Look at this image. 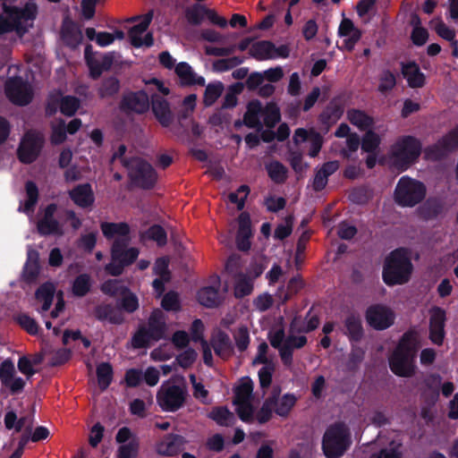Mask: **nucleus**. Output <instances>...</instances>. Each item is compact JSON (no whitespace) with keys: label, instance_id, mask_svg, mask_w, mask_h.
<instances>
[{"label":"nucleus","instance_id":"obj_16","mask_svg":"<svg viewBox=\"0 0 458 458\" xmlns=\"http://www.w3.org/2000/svg\"><path fill=\"white\" fill-rule=\"evenodd\" d=\"M129 242L130 239L116 238L111 246V258L121 262L124 267L134 263L140 253L136 247L128 248Z\"/></svg>","mask_w":458,"mask_h":458},{"label":"nucleus","instance_id":"obj_32","mask_svg":"<svg viewBox=\"0 0 458 458\" xmlns=\"http://www.w3.org/2000/svg\"><path fill=\"white\" fill-rule=\"evenodd\" d=\"M275 44L269 40H260L252 44L250 55L258 61L275 59Z\"/></svg>","mask_w":458,"mask_h":458},{"label":"nucleus","instance_id":"obj_11","mask_svg":"<svg viewBox=\"0 0 458 458\" xmlns=\"http://www.w3.org/2000/svg\"><path fill=\"white\" fill-rule=\"evenodd\" d=\"M322 450L327 458H339L344 454V421L327 428L322 439Z\"/></svg>","mask_w":458,"mask_h":458},{"label":"nucleus","instance_id":"obj_14","mask_svg":"<svg viewBox=\"0 0 458 458\" xmlns=\"http://www.w3.org/2000/svg\"><path fill=\"white\" fill-rule=\"evenodd\" d=\"M458 148V127L444 136L437 143L424 150L425 157L437 161L446 157L450 152Z\"/></svg>","mask_w":458,"mask_h":458},{"label":"nucleus","instance_id":"obj_46","mask_svg":"<svg viewBox=\"0 0 458 458\" xmlns=\"http://www.w3.org/2000/svg\"><path fill=\"white\" fill-rule=\"evenodd\" d=\"M140 452V440L131 438L127 444L120 445L117 448L115 458H137Z\"/></svg>","mask_w":458,"mask_h":458},{"label":"nucleus","instance_id":"obj_44","mask_svg":"<svg viewBox=\"0 0 458 458\" xmlns=\"http://www.w3.org/2000/svg\"><path fill=\"white\" fill-rule=\"evenodd\" d=\"M123 291L119 301V306L123 311L129 314L133 313L140 307L139 298L129 287L124 288Z\"/></svg>","mask_w":458,"mask_h":458},{"label":"nucleus","instance_id":"obj_56","mask_svg":"<svg viewBox=\"0 0 458 458\" xmlns=\"http://www.w3.org/2000/svg\"><path fill=\"white\" fill-rule=\"evenodd\" d=\"M250 193V188L248 185H241L236 191L230 192L228 199L230 202L237 205L238 210H242L245 206V200Z\"/></svg>","mask_w":458,"mask_h":458},{"label":"nucleus","instance_id":"obj_1","mask_svg":"<svg viewBox=\"0 0 458 458\" xmlns=\"http://www.w3.org/2000/svg\"><path fill=\"white\" fill-rule=\"evenodd\" d=\"M418 348L412 334H404L388 361L393 373L403 377H411L415 374V357Z\"/></svg>","mask_w":458,"mask_h":458},{"label":"nucleus","instance_id":"obj_10","mask_svg":"<svg viewBox=\"0 0 458 458\" xmlns=\"http://www.w3.org/2000/svg\"><path fill=\"white\" fill-rule=\"evenodd\" d=\"M4 93L14 105L24 106L33 98V90L28 81L21 76L10 77L4 83Z\"/></svg>","mask_w":458,"mask_h":458},{"label":"nucleus","instance_id":"obj_64","mask_svg":"<svg viewBox=\"0 0 458 458\" xmlns=\"http://www.w3.org/2000/svg\"><path fill=\"white\" fill-rule=\"evenodd\" d=\"M395 84L396 79L394 74L391 71L386 70L383 72V73L380 76L378 90L381 93H386L392 90L394 88Z\"/></svg>","mask_w":458,"mask_h":458},{"label":"nucleus","instance_id":"obj_38","mask_svg":"<svg viewBox=\"0 0 458 458\" xmlns=\"http://www.w3.org/2000/svg\"><path fill=\"white\" fill-rule=\"evenodd\" d=\"M199 302L207 308L217 307L220 303L218 290L213 286L202 287L197 293Z\"/></svg>","mask_w":458,"mask_h":458},{"label":"nucleus","instance_id":"obj_28","mask_svg":"<svg viewBox=\"0 0 458 458\" xmlns=\"http://www.w3.org/2000/svg\"><path fill=\"white\" fill-rule=\"evenodd\" d=\"M183 437L170 434L157 445V453L164 456H174L180 453L183 445Z\"/></svg>","mask_w":458,"mask_h":458},{"label":"nucleus","instance_id":"obj_62","mask_svg":"<svg viewBox=\"0 0 458 458\" xmlns=\"http://www.w3.org/2000/svg\"><path fill=\"white\" fill-rule=\"evenodd\" d=\"M67 138L66 124L64 120H60L58 123L52 125L51 142L58 145L65 141Z\"/></svg>","mask_w":458,"mask_h":458},{"label":"nucleus","instance_id":"obj_7","mask_svg":"<svg viewBox=\"0 0 458 458\" xmlns=\"http://www.w3.org/2000/svg\"><path fill=\"white\" fill-rule=\"evenodd\" d=\"M187 397L188 389L184 381L176 384L167 380L157 393V403L163 411L175 412L185 405Z\"/></svg>","mask_w":458,"mask_h":458},{"label":"nucleus","instance_id":"obj_50","mask_svg":"<svg viewBox=\"0 0 458 458\" xmlns=\"http://www.w3.org/2000/svg\"><path fill=\"white\" fill-rule=\"evenodd\" d=\"M253 291V283L245 275L241 274L234 285V296L242 299L250 295Z\"/></svg>","mask_w":458,"mask_h":458},{"label":"nucleus","instance_id":"obj_39","mask_svg":"<svg viewBox=\"0 0 458 458\" xmlns=\"http://www.w3.org/2000/svg\"><path fill=\"white\" fill-rule=\"evenodd\" d=\"M98 384L101 391H106L114 378V369L109 362H101L96 369Z\"/></svg>","mask_w":458,"mask_h":458},{"label":"nucleus","instance_id":"obj_53","mask_svg":"<svg viewBox=\"0 0 458 458\" xmlns=\"http://www.w3.org/2000/svg\"><path fill=\"white\" fill-rule=\"evenodd\" d=\"M15 31L19 36H23L28 32L27 27H19L15 20H11L8 15L6 17H0V36L6 33Z\"/></svg>","mask_w":458,"mask_h":458},{"label":"nucleus","instance_id":"obj_49","mask_svg":"<svg viewBox=\"0 0 458 458\" xmlns=\"http://www.w3.org/2000/svg\"><path fill=\"white\" fill-rule=\"evenodd\" d=\"M62 37L67 46L75 47L82 40L81 31L73 24H70L63 28Z\"/></svg>","mask_w":458,"mask_h":458},{"label":"nucleus","instance_id":"obj_55","mask_svg":"<svg viewBox=\"0 0 458 458\" xmlns=\"http://www.w3.org/2000/svg\"><path fill=\"white\" fill-rule=\"evenodd\" d=\"M120 89V81L117 78L110 76L104 79L101 87L99 89V94L101 97H113L118 93Z\"/></svg>","mask_w":458,"mask_h":458},{"label":"nucleus","instance_id":"obj_3","mask_svg":"<svg viewBox=\"0 0 458 458\" xmlns=\"http://www.w3.org/2000/svg\"><path fill=\"white\" fill-rule=\"evenodd\" d=\"M412 264L408 253L395 250L386 259L383 267V280L387 285L403 284L409 281Z\"/></svg>","mask_w":458,"mask_h":458},{"label":"nucleus","instance_id":"obj_37","mask_svg":"<svg viewBox=\"0 0 458 458\" xmlns=\"http://www.w3.org/2000/svg\"><path fill=\"white\" fill-rule=\"evenodd\" d=\"M91 277L87 273L77 276L72 284V293L77 298L86 296L91 290Z\"/></svg>","mask_w":458,"mask_h":458},{"label":"nucleus","instance_id":"obj_27","mask_svg":"<svg viewBox=\"0 0 458 458\" xmlns=\"http://www.w3.org/2000/svg\"><path fill=\"white\" fill-rule=\"evenodd\" d=\"M93 316L98 321H108L112 325H122L124 322V317L121 312L115 310L110 303H101L97 305L93 310Z\"/></svg>","mask_w":458,"mask_h":458},{"label":"nucleus","instance_id":"obj_6","mask_svg":"<svg viewBox=\"0 0 458 458\" xmlns=\"http://www.w3.org/2000/svg\"><path fill=\"white\" fill-rule=\"evenodd\" d=\"M155 117L163 127L170 128L171 131L182 142L193 143L203 132V127L197 123L192 116Z\"/></svg>","mask_w":458,"mask_h":458},{"label":"nucleus","instance_id":"obj_31","mask_svg":"<svg viewBox=\"0 0 458 458\" xmlns=\"http://www.w3.org/2000/svg\"><path fill=\"white\" fill-rule=\"evenodd\" d=\"M100 229L103 235L107 239H113L114 236L117 238L130 239V225L126 222L113 223V222H102L100 224Z\"/></svg>","mask_w":458,"mask_h":458},{"label":"nucleus","instance_id":"obj_22","mask_svg":"<svg viewBox=\"0 0 458 458\" xmlns=\"http://www.w3.org/2000/svg\"><path fill=\"white\" fill-rule=\"evenodd\" d=\"M401 72L410 88H422L426 83V76L415 61L402 62Z\"/></svg>","mask_w":458,"mask_h":458},{"label":"nucleus","instance_id":"obj_61","mask_svg":"<svg viewBox=\"0 0 458 458\" xmlns=\"http://www.w3.org/2000/svg\"><path fill=\"white\" fill-rule=\"evenodd\" d=\"M236 347L240 352H245L250 344V334L245 326L240 327L233 334Z\"/></svg>","mask_w":458,"mask_h":458},{"label":"nucleus","instance_id":"obj_45","mask_svg":"<svg viewBox=\"0 0 458 458\" xmlns=\"http://www.w3.org/2000/svg\"><path fill=\"white\" fill-rule=\"evenodd\" d=\"M224 84L221 81L208 83L203 96V103L206 106H211L222 95Z\"/></svg>","mask_w":458,"mask_h":458},{"label":"nucleus","instance_id":"obj_26","mask_svg":"<svg viewBox=\"0 0 458 458\" xmlns=\"http://www.w3.org/2000/svg\"><path fill=\"white\" fill-rule=\"evenodd\" d=\"M39 272V253L36 250L30 249L22 269V279L27 284H32L38 279Z\"/></svg>","mask_w":458,"mask_h":458},{"label":"nucleus","instance_id":"obj_40","mask_svg":"<svg viewBox=\"0 0 458 458\" xmlns=\"http://www.w3.org/2000/svg\"><path fill=\"white\" fill-rule=\"evenodd\" d=\"M269 178L276 183H284L287 179L288 169L279 161H272L266 165Z\"/></svg>","mask_w":458,"mask_h":458},{"label":"nucleus","instance_id":"obj_33","mask_svg":"<svg viewBox=\"0 0 458 458\" xmlns=\"http://www.w3.org/2000/svg\"><path fill=\"white\" fill-rule=\"evenodd\" d=\"M25 191L27 199L23 203V205H20L18 211L23 212L25 214H30L34 212L35 207L38 201V188L37 184L32 181H28L25 183Z\"/></svg>","mask_w":458,"mask_h":458},{"label":"nucleus","instance_id":"obj_34","mask_svg":"<svg viewBox=\"0 0 458 458\" xmlns=\"http://www.w3.org/2000/svg\"><path fill=\"white\" fill-rule=\"evenodd\" d=\"M55 288L53 283L46 282L42 284L35 292V298L42 301L41 311H47L53 303Z\"/></svg>","mask_w":458,"mask_h":458},{"label":"nucleus","instance_id":"obj_19","mask_svg":"<svg viewBox=\"0 0 458 458\" xmlns=\"http://www.w3.org/2000/svg\"><path fill=\"white\" fill-rule=\"evenodd\" d=\"M445 321V312L444 310L439 307H435L430 310L429 338L437 345H441L444 341Z\"/></svg>","mask_w":458,"mask_h":458},{"label":"nucleus","instance_id":"obj_47","mask_svg":"<svg viewBox=\"0 0 458 458\" xmlns=\"http://www.w3.org/2000/svg\"><path fill=\"white\" fill-rule=\"evenodd\" d=\"M381 139L373 131H368L361 140V149L366 153H378Z\"/></svg>","mask_w":458,"mask_h":458},{"label":"nucleus","instance_id":"obj_41","mask_svg":"<svg viewBox=\"0 0 458 458\" xmlns=\"http://www.w3.org/2000/svg\"><path fill=\"white\" fill-rule=\"evenodd\" d=\"M253 392V382L249 377H242L234 389L233 402H250Z\"/></svg>","mask_w":458,"mask_h":458},{"label":"nucleus","instance_id":"obj_20","mask_svg":"<svg viewBox=\"0 0 458 458\" xmlns=\"http://www.w3.org/2000/svg\"><path fill=\"white\" fill-rule=\"evenodd\" d=\"M239 228L236 233V247L241 251H248L251 247L252 237L250 216L247 212H242L238 217Z\"/></svg>","mask_w":458,"mask_h":458},{"label":"nucleus","instance_id":"obj_29","mask_svg":"<svg viewBox=\"0 0 458 458\" xmlns=\"http://www.w3.org/2000/svg\"><path fill=\"white\" fill-rule=\"evenodd\" d=\"M281 394V388L276 386L272 389L270 395L264 401L262 406L256 414V420L259 424H265L272 418L274 406L278 403V396Z\"/></svg>","mask_w":458,"mask_h":458},{"label":"nucleus","instance_id":"obj_42","mask_svg":"<svg viewBox=\"0 0 458 458\" xmlns=\"http://www.w3.org/2000/svg\"><path fill=\"white\" fill-rule=\"evenodd\" d=\"M297 398L293 394H284L281 398L278 396V403L274 406V411L280 417H287L295 405Z\"/></svg>","mask_w":458,"mask_h":458},{"label":"nucleus","instance_id":"obj_57","mask_svg":"<svg viewBox=\"0 0 458 458\" xmlns=\"http://www.w3.org/2000/svg\"><path fill=\"white\" fill-rule=\"evenodd\" d=\"M243 62V57L233 56L229 58L218 59L214 62L213 66L216 72H223L233 69L234 67L242 64Z\"/></svg>","mask_w":458,"mask_h":458},{"label":"nucleus","instance_id":"obj_52","mask_svg":"<svg viewBox=\"0 0 458 458\" xmlns=\"http://www.w3.org/2000/svg\"><path fill=\"white\" fill-rule=\"evenodd\" d=\"M15 321L30 335L38 334L39 327L37 321L27 313H20L15 317Z\"/></svg>","mask_w":458,"mask_h":458},{"label":"nucleus","instance_id":"obj_43","mask_svg":"<svg viewBox=\"0 0 458 458\" xmlns=\"http://www.w3.org/2000/svg\"><path fill=\"white\" fill-rule=\"evenodd\" d=\"M345 327L352 341H359L363 336L361 319L359 315L350 314L345 321Z\"/></svg>","mask_w":458,"mask_h":458},{"label":"nucleus","instance_id":"obj_15","mask_svg":"<svg viewBox=\"0 0 458 458\" xmlns=\"http://www.w3.org/2000/svg\"><path fill=\"white\" fill-rule=\"evenodd\" d=\"M366 319L370 327L377 330H384L394 324L393 310L381 304L372 305L366 311Z\"/></svg>","mask_w":458,"mask_h":458},{"label":"nucleus","instance_id":"obj_35","mask_svg":"<svg viewBox=\"0 0 458 458\" xmlns=\"http://www.w3.org/2000/svg\"><path fill=\"white\" fill-rule=\"evenodd\" d=\"M141 242L146 240L156 242L157 246L163 247L167 242V233L160 225H153L146 231L140 233Z\"/></svg>","mask_w":458,"mask_h":458},{"label":"nucleus","instance_id":"obj_18","mask_svg":"<svg viewBox=\"0 0 458 458\" xmlns=\"http://www.w3.org/2000/svg\"><path fill=\"white\" fill-rule=\"evenodd\" d=\"M4 13L11 20H15L19 27H31L28 21H33L38 13V8L35 4H26L24 7L5 6Z\"/></svg>","mask_w":458,"mask_h":458},{"label":"nucleus","instance_id":"obj_63","mask_svg":"<svg viewBox=\"0 0 458 458\" xmlns=\"http://www.w3.org/2000/svg\"><path fill=\"white\" fill-rule=\"evenodd\" d=\"M275 366L273 363H269L259 370V386L262 389H267L271 386Z\"/></svg>","mask_w":458,"mask_h":458},{"label":"nucleus","instance_id":"obj_9","mask_svg":"<svg viewBox=\"0 0 458 458\" xmlns=\"http://www.w3.org/2000/svg\"><path fill=\"white\" fill-rule=\"evenodd\" d=\"M45 139L41 132L35 130L27 131L17 148V157L21 163L32 164L39 157L44 147Z\"/></svg>","mask_w":458,"mask_h":458},{"label":"nucleus","instance_id":"obj_25","mask_svg":"<svg viewBox=\"0 0 458 458\" xmlns=\"http://www.w3.org/2000/svg\"><path fill=\"white\" fill-rule=\"evenodd\" d=\"M210 344L215 353L222 359H227L233 354V347L230 336L223 330L212 335Z\"/></svg>","mask_w":458,"mask_h":458},{"label":"nucleus","instance_id":"obj_13","mask_svg":"<svg viewBox=\"0 0 458 458\" xmlns=\"http://www.w3.org/2000/svg\"><path fill=\"white\" fill-rule=\"evenodd\" d=\"M57 204L50 203L43 210V216L37 222V232L40 236H63L64 233L62 224L55 217Z\"/></svg>","mask_w":458,"mask_h":458},{"label":"nucleus","instance_id":"obj_59","mask_svg":"<svg viewBox=\"0 0 458 458\" xmlns=\"http://www.w3.org/2000/svg\"><path fill=\"white\" fill-rule=\"evenodd\" d=\"M233 403L237 406L236 412L240 420L246 423L252 422L254 408L250 402H233Z\"/></svg>","mask_w":458,"mask_h":458},{"label":"nucleus","instance_id":"obj_24","mask_svg":"<svg viewBox=\"0 0 458 458\" xmlns=\"http://www.w3.org/2000/svg\"><path fill=\"white\" fill-rule=\"evenodd\" d=\"M307 337L305 335H295L290 334L287 335L284 342L283 350H281V360L285 367H290L293 364V356L294 349H301L307 344Z\"/></svg>","mask_w":458,"mask_h":458},{"label":"nucleus","instance_id":"obj_4","mask_svg":"<svg viewBox=\"0 0 458 458\" xmlns=\"http://www.w3.org/2000/svg\"><path fill=\"white\" fill-rule=\"evenodd\" d=\"M122 165L128 171L131 182L142 190H152L157 182V174L154 167L139 157L123 158Z\"/></svg>","mask_w":458,"mask_h":458},{"label":"nucleus","instance_id":"obj_48","mask_svg":"<svg viewBox=\"0 0 458 458\" xmlns=\"http://www.w3.org/2000/svg\"><path fill=\"white\" fill-rule=\"evenodd\" d=\"M206 10L207 7L203 4H193L185 12V17L187 19V21L193 26L200 25L204 18H206Z\"/></svg>","mask_w":458,"mask_h":458},{"label":"nucleus","instance_id":"obj_23","mask_svg":"<svg viewBox=\"0 0 458 458\" xmlns=\"http://www.w3.org/2000/svg\"><path fill=\"white\" fill-rule=\"evenodd\" d=\"M69 197L76 206L81 208H88L95 202L94 191L89 182L76 185L69 191Z\"/></svg>","mask_w":458,"mask_h":458},{"label":"nucleus","instance_id":"obj_17","mask_svg":"<svg viewBox=\"0 0 458 458\" xmlns=\"http://www.w3.org/2000/svg\"><path fill=\"white\" fill-rule=\"evenodd\" d=\"M148 95L144 90L131 91L123 96L121 108L124 111H132L138 114H143L149 108Z\"/></svg>","mask_w":458,"mask_h":458},{"label":"nucleus","instance_id":"obj_12","mask_svg":"<svg viewBox=\"0 0 458 458\" xmlns=\"http://www.w3.org/2000/svg\"><path fill=\"white\" fill-rule=\"evenodd\" d=\"M81 106V100L75 96H64L58 90L49 94L46 106V114H56L58 111L61 114H76Z\"/></svg>","mask_w":458,"mask_h":458},{"label":"nucleus","instance_id":"obj_36","mask_svg":"<svg viewBox=\"0 0 458 458\" xmlns=\"http://www.w3.org/2000/svg\"><path fill=\"white\" fill-rule=\"evenodd\" d=\"M208 418L222 427L233 426L236 421L233 413L231 412L226 406H218L213 408L208 414Z\"/></svg>","mask_w":458,"mask_h":458},{"label":"nucleus","instance_id":"obj_51","mask_svg":"<svg viewBox=\"0 0 458 458\" xmlns=\"http://www.w3.org/2000/svg\"><path fill=\"white\" fill-rule=\"evenodd\" d=\"M124 288H128V286L123 284L117 279H108L100 285L101 292L110 297L121 296Z\"/></svg>","mask_w":458,"mask_h":458},{"label":"nucleus","instance_id":"obj_8","mask_svg":"<svg viewBox=\"0 0 458 458\" xmlns=\"http://www.w3.org/2000/svg\"><path fill=\"white\" fill-rule=\"evenodd\" d=\"M426 195L425 185L407 176L402 177L394 191V200L403 207H413L420 203Z\"/></svg>","mask_w":458,"mask_h":458},{"label":"nucleus","instance_id":"obj_54","mask_svg":"<svg viewBox=\"0 0 458 458\" xmlns=\"http://www.w3.org/2000/svg\"><path fill=\"white\" fill-rule=\"evenodd\" d=\"M360 38V31L354 28L352 20L345 17V50L351 51Z\"/></svg>","mask_w":458,"mask_h":458},{"label":"nucleus","instance_id":"obj_5","mask_svg":"<svg viewBox=\"0 0 458 458\" xmlns=\"http://www.w3.org/2000/svg\"><path fill=\"white\" fill-rule=\"evenodd\" d=\"M420 152V140L411 136H403L391 147L389 160L394 168L405 170L418 159Z\"/></svg>","mask_w":458,"mask_h":458},{"label":"nucleus","instance_id":"obj_2","mask_svg":"<svg viewBox=\"0 0 458 458\" xmlns=\"http://www.w3.org/2000/svg\"><path fill=\"white\" fill-rule=\"evenodd\" d=\"M166 322L163 311L155 309L148 318L147 326H139L131 339L133 349H146L151 342H158L165 338Z\"/></svg>","mask_w":458,"mask_h":458},{"label":"nucleus","instance_id":"obj_60","mask_svg":"<svg viewBox=\"0 0 458 458\" xmlns=\"http://www.w3.org/2000/svg\"><path fill=\"white\" fill-rule=\"evenodd\" d=\"M151 107L153 114H172L169 103L158 94L151 96Z\"/></svg>","mask_w":458,"mask_h":458},{"label":"nucleus","instance_id":"obj_21","mask_svg":"<svg viewBox=\"0 0 458 458\" xmlns=\"http://www.w3.org/2000/svg\"><path fill=\"white\" fill-rule=\"evenodd\" d=\"M319 318L317 314L312 313L310 309L306 316L302 318L300 315H295L289 326L290 334H307L310 333L319 326Z\"/></svg>","mask_w":458,"mask_h":458},{"label":"nucleus","instance_id":"obj_58","mask_svg":"<svg viewBox=\"0 0 458 458\" xmlns=\"http://www.w3.org/2000/svg\"><path fill=\"white\" fill-rule=\"evenodd\" d=\"M161 307L166 311H179L181 310V302L178 293L174 291L166 293L162 298Z\"/></svg>","mask_w":458,"mask_h":458},{"label":"nucleus","instance_id":"obj_30","mask_svg":"<svg viewBox=\"0 0 458 458\" xmlns=\"http://www.w3.org/2000/svg\"><path fill=\"white\" fill-rule=\"evenodd\" d=\"M154 17V10H149L146 14L143 15V19L136 25L132 26L129 31L128 36L131 44L134 47H142L141 35L148 30L151 21Z\"/></svg>","mask_w":458,"mask_h":458}]
</instances>
